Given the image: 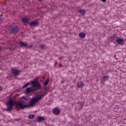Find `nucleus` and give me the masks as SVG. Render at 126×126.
<instances>
[{"mask_svg": "<svg viewBox=\"0 0 126 126\" xmlns=\"http://www.w3.org/2000/svg\"><path fill=\"white\" fill-rule=\"evenodd\" d=\"M45 47H46V45H45V44H41L39 46V48H40V49H44Z\"/></svg>", "mask_w": 126, "mask_h": 126, "instance_id": "obj_18", "label": "nucleus"}, {"mask_svg": "<svg viewBox=\"0 0 126 126\" xmlns=\"http://www.w3.org/2000/svg\"><path fill=\"white\" fill-rule=\"evenodd\" d=\"M28 85H30V83H27L26 84L24 85V87H23V88H26V87H27V86H28Z\"/></svg>", "mask_w": 126, "mask_h": 126, "instance_id": "obj_22", "label": "nucleus"}, {"mask_svg": "<svg viewBox=\"0 0 126 126\" xmlns=\"http://www.w3.org/2000/svg\"><path fill=\"white\" fill-rule=\"evenodd\" d=\"M79 105L78 107H79V110H80V109H82V107H83V106H84V103L79 102Z\"/></svg>", "mask_w": 126, "mask_h": 126, "instance_id": "obj_15", "label": "nucleus"}, {"mask_svg": "<svg viewBox=\"0 0 126 126\" xmlns=\"http://www.w3.org/2000/svg\"><path fill=\"white\" fill-rule=\"evenodd\" d=\"M11 73H12L13 76L16 77L17 76H18V75H19L20 72H21V70H18L14 68H12L11 70Z\"/></svg>", "mask_w": 126, "mask_h": 126, "instance_id": "obj_5", "label": "nucleus"}, {"mask_svg": "<svg viewBox=\"0 0 126 126\" xmlns=\"http://www.w3.org/2000/svg\"><path fill=\"white\" fill-rule=\"evenodd\" d=\"M3 21V20H2V19L0 18V24L1 23V22H2Z\"/></svg>", "mask_w": 126, "mask_h": 126, "instance_id": "obj_25", "label": "nucleus"}, {"mask_svg": "<svg viewBox=\"0 0 126 126\" xmlns=\"http://www.w3.org/2000/svg\"><path fill=\"white\" fill-rule=\"evenodd\" d=\"M19 44L22 47H26L27 48H28V44L25 43L23 41H20Z\"/></svg>", "mask_w": 126, "mask_h": 126, "instance_id": "obj_10", "label": "nucleus"}, {"mask_svg": "<svg viewBox=\"0 0 126 126\" xmlns=\"http://www.w3.org/2000/svg\"><path fill=\"white\" fill-rule=\"evenodd\" d=\"M0 16H2V14H1V15H0Z\"/></svg>", "mask_w": 126, "mask_h": 126, "instance_id": "obj_34", "label": "nucleus"}, {"mask_svg": "<svg viewBox=\"0 0 126 126\" xmlns=\"http://www.w3.org/2000/svg\"><path fill=\"white\" fill-rule=\"evenodd\" d=\"M38 1H39V0L40 1L41 0H37Z\"/></svg>", "mask_w": 126, "mask_h": 126, "instance_id": "obj_33", "label": "nucleus"}, {"mask_svg": "<svg viewBox=\"0 0 126 126\" xmlns=\"http://www.w3.org/2000/svg\"><path fill=\"white\" fill-rule=\"evenodd\" d=\"M47 94V93L46 92H43V94H39L37 97H34L31 100L30 102V106H34L35 104L40 100V99H42L43 97L45 96V95Z\"/></svg>", "mask_w": 126, "mask_h": 126, "instance_id": "obj_2", "label": "nucleus"}, {"mask_svg": "<svg viewBox=\"0 0 126 126\" xmlns=\"http://www.w3.org/2000/svg\"><path fill=\"white\" fill-rule=\"evenodd\" d=\"M79 13H81L82 15H84L85 14V11L84 10H82V9H80L78 10Z\"/></svg>", "mask_w": 126, "mask_h": 126, "instance_id": "obj_16", "label": "nucleus"}, {"mask_svg": "<svg viewBox=\"0 0 126 126\" xmlns=\"http://www.w3.org/2000/svg\"><path fill=\"white\" fill-rule=\"evenodd\" d=\"M26 1H28L29 0H25Z\"/></svg>", "mask_w": 126, "mask_h": 126, "instance_id": "obj_32", "label": "nucleus"}, {"mask_svg": "<svg viewBox=\"0 0 126 126\" xmlns=\"http://www.w3.org/2000/svg\"><path fill=\"white\" fill-rule=\"evenodd\" d=\"M107 80H109V76H103V78L101 79L102 82H105V81H107Z\"/></svg>", "mask_w": 126, "mask_h": 126, "instance_id": "obj_14", "label": "nucleus"}, {"mask_svg": "<svg viewBox=\"0 0 126 126\" xmlns=\"http://www.w3.org/2000/svg\"><path fill=\"white\" fill-rule=\"evenodd\" d=\"M79 35L80 38H84V37H85V33L83 32H81L80 33H79Z\"/></svg>", "mask_w": 126, "mask_h": 126, "instance_id": "obj_17", "label": "nucleus"}, {"mask_svg": "<svg viewBox=\"0 0 126 126\" xmlns=\"http://www.w3.org/2000/svg\"><path fill=\"white\" fill-rule=\"evenodd\" d=\"M19 27L12 25L8 27V31L10 34H17L19 32Z\"/></svg>", "mask_w": 126, "mask_h": 126, "instance_id": "obj_3", "label": "nucleus"}, {"mask_svg": "<svg viewBox=\"0 0 126 126\" xmlns=\"http://www.w3.org/2000/svg\"><path fill=\"white\" fill-rule=\"evenodd\" d=\"M53 113L54 115H60V113H61V110H60L58 108H55L53 109Z\"/></svg>", "mask_w": 126, "mask_h": 126, "instance_id": "obj_8", "label": "nucleus"}, {"mask_svg": "<svg viewBox=\"0 0 126 126\" xmlns=\"http://www.w3.org/2000/svg\"><path fill=\"white\" fill-rule=\"evenodd\" d=\"M32 92H35V89L34 88H27L25 91L26 94H30V93H32Z\"/></svg>", "mask_w": 126, "mask_h": 126, "instance_id": "obj_6", "label": "nucleus"}, {"mask_svg": "<svg viewBox=\"0 0 126 126\" xmlns=\"http://www.w3.org/2000/svg\"><path fill=\"white\" fill-rule=\"evenodd\" d=\"M22 22L24 23V24H27L28 22H29V19L26 18H23L22 19Z\"/></svg>", "mask_w": 126, "mask_h": 126, "instance_id": "obj_13", "label": "nucleus"}, {"mask_svg": "<svg viewBox=\"0 0 126 126\" xmlns=\"http://www.w3.org/2000/svg\"><path fill=\"white\" fill-rule=\"evenodd\" d=\"M32 83V87L34 88V89H35V91L39 90V89H41V88H42L41 87V85L40 84V83H39L37 81H33Z\"/></svg>", "mask_w": 126, "mask_h": 126, "instance_id": "obj_4", "label": "nucleus"}, {"mask_svg": "<svg viewBox=\"0 0 126 126\" xmlns=\"http://www.w3.org/2000/svg\"><path fill=\"white\" fill-rule=\"evenodd\" d=\"M101 1H103V2H105L106 1V0H101Z\"/></svg>", "mask_w": 126, "mask_h": 126, "instance_id": "obj_28", "label": "nucleus"}, {"mask_svg": "<svg viewBox=\"0 0 126 126\" xmlns=\"http://www.w3.org/2000/svg\"><path fill=\"white\" fill-rule=\"evenodd\" d=\"M0 91H2V87L0 86Z\"/></svg>", "mask_w": 126, "mask_h": 126, "instance_id": "obj_27", "label": "nucleus"}, {"mask_svg": "<svg viewBox=\"0 0 126 126\" xmlns=\"http://www.w3.org/2000/svg\"><path fill=\"white\" fill-rule=\"evenodd\" d=\"M116 42H117L119 45H124V43H125V39H122L120 37H117Z\"/></svg>", "mask_w": 126, "mask_h": 126, "instance_id": "obj_7", "label": "nucleus"}, {"mask_svg": "<svg viewBox=\"0 0 126 126\" xmlns=\"http://www.w3.org/2000/svg\"><path fill=\"white\" fill-rule=\"evenodd\" d=\"M44 120H45V118L44 117H42L41 116H38L37 117V121L39 123H41V122H43V121H44Z\"/></svg>", "mask_w": 126, "mask_h": 126, "instance_id": "obj_11", "label": "nucleus"}, {"mask_svg": "<svg viewBox=\"0 0 126 126\" xmlns=\"http://www.w3.org/2000/svg\"><path fill=\"white\" fill-rule=\"evenodd\" d=\"M84 86V84L82 82H79L77 84V87L78 88H82Z\"/></svg>", "mask_w": 126, "mask_h": 126, "instance_id": "obj_12", "label": "nucleus"}, {"mask_svg": "<svg viewBox=\"0 0 126 126\" xmlns=\"http://www.w3.org/2000/svg\"><path fill=\"white\" fill-rule=\"evenodd\" d=\"M111 39H112V41H114V40H116V39H117V38H118V37H116L115 35H114V36H111Z\"/></svg>", "mask_w": 126, "mask_h": 126, "instance_id": "obj_21", "label": "nucleus"}, {"mask_svg": "<svg viewBox=\"0 0 126 126\" xmlns=\"http://www.w3.org/2000/svg\"><path fill=\"white\" fill-rule=\"evenodd\" d=\"M32 45H30L29 48H32Z\"/></svg>", "mask_w": 126, "mask_h": 126, "instance_id": "obj_30", "label": "nucleus"}, {"mask_svg": "<svg viewBox=\"0 0 126 126\" xmlns=\"http://www.w3.org/2000/svg\"><path fill=\"white\" fill-rule=\"evenodd\" d=\"M63 57L60 56V57L58 58V59L60 60H63Z\"/></svg>", "mask_w": 126, "mask_h": 126, "instance_id": "obj_24", "label": "nucleus"}, {"mask_svg": "<svg viewBox=\"0 0 126 126\" xmlns=\"http://www.w3.org/2000/svg\"><path fill=\"white\" fill-rule=\"evenodd\" d=\"M34 118V115H29V119H33Z\"/></svg>", "mask_w": 126, "mask_h": 126, "instance_id": "obj_23", "label": "nucleus"}, {"mask_svg": "<svg viewBox=\"0 0 126 126\" xmlns=\"http://www.w3.org/2000/svg\"><path fill=\"white\" fill-rule=\"evenodd\" d=\"M39 24V22H38V21L34 20L30 23V26H33V27H35V26H37L38 24Z\"/></svg>", "mask_w": 126, "mask_h": 126, "instance_id": "obj_9", "label": "nucleus"}, {"mask_svg": "<svg viewBox=\"0 0 126 126\" xmlns=\"http://www.w3.org/2000/svg\"><path fill=\"white\" fill-rule=\"evenodd\" d=\"M25 103L24 101L20 99L19 101L16 102L15 100L10 98L8 103H6L7 108L5 109L6 112H9L12 110V106L15 105L16 108H18V110H24L26 108H29V107H33V106L28 105L27 104L24 105L23 103Z\"/></svg>", "mask_w": 126, "mask_h": 126, "instance_id": "obj_1", "label": "nucleus"}, {"mask_svg": "<svg viewBox=\"0 0 126 126\" xmlns=\"http://www.w3.org/2000/svg\"><path fill=\"white\" fill-rule=\"evenodd\" d=\"M2 50H3V48L0 47V52H1V51H2Z\"/></svg>", "mask_w": 126, "mask_h": 126, "instance_id": "obj_26", "label": "nucleus"}, {"mask_svg": "<svg viewBox=\"0 0 126 126\" xmlns=\"http://www.w3.org/2000/svg\"><path fill=\"white\" fill-rule=\"evenodd\" d=\"M48 83H49V80H46L44 83V86H47Z\"/></svg>", "mask_w": 126, "mask_h": 126, "instance_id": "obj_20", "label": "nucleus"}, {"mask_svg": "<svg viewBox=\"0 0 126 126\" xmlns=\"http://www.w3.org/2000/svg\"><path fill=\"white\" fill-rule=\"evenodd\" d=\"M62 65L61 64H60L59 67H62Z\"/></svg>", "mask_w": 126, "mask_h": 126, "instance_id": "obj_29", "label": "nucleus"}, {"mask_svg": "<svg viewBox=\"0 0 126 126\" xmlns=\"http://www.w3.org/2000/svg\"><path fill=\"white\" fill-rule=\"evenodd\" d=\"M64 82V81H63L61 83H63Z\"/></svg>", "mask_w": 126, "mask_h": 126, "instance_id": "obj_31", "label": "nucleus"}, {"mask_svg": "<svg viewBox=\"0 0 126 126\" xmlns=\"http://www.w3.org/2000/svg\"><path fill=\"white\" fill-rule=\"evenodd\" d=\"M21 99H24V100H25V101H28L29 99L28 97H27V96H23Z\"/></svg>", "mask_w": 126, "mask_h": 126, "instance_id": "obj_19", "label": "nucleus"}]
</instances>
